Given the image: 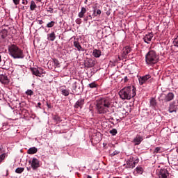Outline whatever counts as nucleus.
Listing matches in <instances>:
<instances>
[{
  "label": "nucleus",
  "instance_id": "obj_1",
  "mask_svg": "<svg viewBox=\"0 0 178 178\" xmlns=\"http://www.w3.org/2000/svg\"><path fill=\"white\" fill-rule=\"evenodd\" d=\"M96 108L98 113L105 114L108 112H115L116 107L112 104V100L108 97H100L97 100Z\"/></svg>",
  "mask_w": 178,
  "mask_h": 178
},
{
  "label": "nucleus",
  "instance_id": "obj_2",
  "mask_svg": "<svg viewBox=\"0 0 178 178\" xmlns=\"http://www.w3.org/2000/svg\"><path fill=\"white\" fill-rule=\"evenodd\" d=\"M68 84L71 86L73 95H80L83 92V81L73 78L68 81Z\"/></svg>",
  "mask_w": 178,
  "mask_h": 178
},
{
  "label": "nucleus",
  "instance_id": "obj_3",
  "mask_svg": "<svg viewBox=\"0 0 178 178\" xmlns=\"http://www.w3.org/2000/svg\"><path fill=\"white\" fill-rule=\"evenodd\" d=\"M119 95L121 99H131L136 97V87L134 86H128L124 88L119 92Z\"/></svg>",
  "mask_w": 178,
  "mask_h": 178
},
{
  "label": "nucleus",
  "instance_id": "obj_4",
  "mask_svg": "<svg viewBox=\"0 0 178 178\" xmlns=\"http://www.w3.org/2000/svg\"><path fill=\"white\" fill-rule=\"evenodd\" d=\"M145 62L147 66H154V65H156L157 62H159V56L154 50H149L145 54Z\"/></svg>",
  "mask_w": 178,
  "mask_h": 178
},
{
  "label": "nucleus",
  "instance_id": "obj_5",
  "mask_svg": "<svg viewBox=\"0 0 178 178\" xmlns=\"http://www.w3.org/2000/svg\"><path fill=\"white\" fill-rule=\"evenodd\" d=\"M9 55L13 58V59H24V53L19 47L16 44H12L8 48Z\"/></svg>",
  "mask_w": 178,
  "mask_h": 178
},
{
  "label": "nucleus",
  "instance_id": "obj_6",
  "mask_svg": "<svg viewBox=\"0 0 178 178\" xmlns=\"http://www.w3.org/2000/svg\"><path fill=\"white\" fill-rule=\"evenodd\" d=\"M140 162V159L137 156H131L127 161V165L128 168L131 169H134L136 168V165Z\"/></svg>",
  "mask_w": 178,
  "mask_h": 178
},
{
  "label": "nucleus",
  "instance_id": "obj_7",
  "mask_svg": "<svg viewBox=\"0 0 178 178\" xmlns=\"http://www.w3.org/2000/svg\"><path fill=\"white\" fill-rule=\"evenodd\" d=\"M32 73L38 77H44V74H45V71L42 67H36L32 69Z\"/></svg>",
  "mask_w": 178,
  "mask_h": 178
},
{
  "label": "nucleus",
  "instance_id": "obj_8",
  "mask_svg": "<svg viewBox=\"0 0 178 178\" xmlns=\"http://www.w3.org/2000/svg\"><path fill=\"white\" fill-rule=\"evenodd\" d=\"M31 163V166L33 170L38 169L40 168V161L37 158L34 157L32 159Z\"/></svg>",
  "mask_w": 178,
  "mask_h": 178
},
{
  "label": "nucleus",
  "instance_id": "obj_9",
  "mask_svg": "<svg viewBox=\"0 0 178 178\" xmlns=\"http://www.w3.org/2000/svg\"><path fill=\"white\" fill-rule=\"evenodd\" d=\"M144 140V137L141 136L140 134H137L136 136L132 140V143L134 145H140L141 143Z\"/></svg>",
  "mask_w": 178,
  "mask_h": 178
},
{
  "label": "nucleus",
  "instance_id": "obj_10",
  "mask_svg": "<svg viewBox=\"0 0 178 178\" xmlns=\"http://www.w3.org/2000/svg\"><path fill=\"white\" fill-rule=\"evenodd\" d=\"M159 178H168L169 177V171L165 168H161L158 173Z\"/></svg>",
  "mask_w": 178,
  "mask_h": 178
},
{
  "label": "nucleus",
  "instance_id": "obj_11",
  "mask_svg": "<svg viewBox=\"0 0 178 178\" xmlns=\"http://www.w3.org/2000/svg\"><path fill=\"white\" fill-rule=\"evenodd\" d=\"M149 79H151L150 74H146L145 76H140L138 78L139 84L140 86H143V84H145V83H147V81H148V80H149Z\"/></svg>",
  "mask_w": 178,
  "mask_h": 178
},
{
  "label": "nucleus",
  "instance_id": "obj_12",
  "mask_svg": "<svg viewBox=\"0 0 178 178\" xmlns=\"http://www.w3.org/2000/svg\"><path fill=\"white\" fill-rule=\"evenodd\" d=\"M131 52V47L126 46L122 49V57L126 59L129 54Z\"/></svg>",
  "mask_w": 178,
  "mask_h": 178
},
{
  "label": "nucleus",
  "instance_id": "obj_13",
  "mask_svg": "<svg viewBox=\"0 0 178 178\" xmlns=\"http://www.w3.org/2000/svg\"><path fill=\"white\" fill-rule=\"evenodd\" d=\"M175 98V94L173 92H168L165 95L163 99H162L163 102H170V101H173Z\"/></svg>",
  "mask_w": 178,
  "mask_h": 178
},
{
  "label": "nucleus",
  "instance_id": "obj_14",
  "mask_svg": "<svg viewBox=\"0 0 178 178\" xmlns=\"http://www.w3.org/2000/svg\"><path fill=\"white\" fill-rule=\"evenodd\" d=\"M168 111L170 113H173V112H177V105H176V102H172L170 103Z\"/></svg>",
  "mask_w": 178,
  "mask_h": 178
},
{
  "label": "nucleus",
  "instance_id": "obj_15",
  "mask_svg": "<svg viewBox=\"0 0 178 178\" xmlns=\"http://www.w3.org/2000/svg\"><path fill=\"white\" fill-rule=\"evenodd\" d=\"M0 83L1 84H9V78L6 74H0Z\"/></svg>",
  "mask_w": 178,
  "mask_h": 178
},
{
  "label": "nucleus",
  "instance_id": "obj_16",
  "mask_svg": "<svg viewBox=\"0 0 178 178\" xmlns=\"http://www.w3.org/2000/svg\"><path fill=\"white\" fill-rule=\"evenodd\" d=\"M153 38H154L153 33H149L146 34L143 38L144 42H145L146 44H149L150 41L152 40Z\"/></svg>",
  "mask_w": 178,
  "mask_h": 178
},
{
  "label": "nucleus",
  "instance_id": "obj_17",
  "mask_svg": "<svg viewBox=\"0 0 178 178\" xmlns=\"http://www.w3.org/2000/svg\"><path fill=\"white\" fill-rule=\"evenodd\" d=\"M83 105H84V99H79L78 101L74 104V106L76 109L78 108H83Z\"/></svg>",
  "mask_w": 178,
  "mask_h": 178
},
{
  "label": "nucleus",
  "instance_id": "obj_18",
  "mask_svg": "<svg viewBox=\"0 0 178 178\" xmlns=\"http://www.w3.org/2000/svg\"><path fill=\"white\" fill-rule=\"evenodd\" d=\"M101 13H102L101 10L97 9V8L93 7V13L92 14V17L93 18L94 17H99V16H101Z\"/></svg>",
  "mask_w": 178,
  "mask_h": 178
},
{
  "label": "nucleus",
  "instance_id": "obj_19",
  "mask_svg": "<svg viewBox=\"0 0 178 178\" xmlns=\"http://www.w3.org/2000/svg\"><path fill=\"white\" fill-rule=\"evenodd\" d=\"M75 40L74 41V47L76 48L78 51H84V49L81 47V45L80 44V42H79V39H74Z\"/></svg>",
  "mask_w": 178,
  "mask_h": 178
},
{
  "label": "nucleus",
  "instance_id": "obj_20",
  "mask_svg": "<svg viewBox=\"0 0 178 178\" xmlns=\"http://www.w3.org/2000/svg\"><path fill=\"white\" fill-rule=\"evenodd\" d=\"M92 56L94 58H101V56L102 55V51L99 49H93V51L92 53Z\"/></svg>",
  "mask_w": 178,
  "mask_h": 178
},
{
  "label": "nucleus",
  "instance_id": "obj_21",
  "mask_svg": "<svg viewBox=\"0 0 178 178\" xmlns=\"http://www.w3.org/2000/svg\"><path fill=\"white\" fill-rule=\"evenodd\" d=\"M86 12H87V8H86V7H81V11L78 14L79 17H80V19H83Z\"/></svg>",
  "mask_w": 178,
  "mask_h": 178
},
{
  "label": "nucleus",
  "instance_id": "obj_22",
  "mask_svg": "<svg viewBox=\"0 0 178 178\" xmlns=\"http://www.w3.org/2000/svg\"><path fill=\"white\" fill-rule=\"evenodd\" d=\"M6 37H8V30L2 29L0 31V38L5 40Z\"/></svg>",
  "mask_w": 178,
  "mask_h": 178
},
{
  "label": "nucleus",
  "instance_id": "obj_23",
  "mask_svg": "<svg viewBox=\"0 0 178 178\" xmlns=\"http://www.w3.org/2000/svg\"><path fill=\"white\" fill-rule=\"evenodd\" d=\"M149 106H151V108H152L153 109H155V108H156L157 103L155 98H151L149 100Z\"/></svg>",
  "mask_w": 178,
  "mask_h": 178
},
{
  "label": "nucleus",
  "instance_id": "obj_24",
  "mask_svg": "<svg viewBox=\"0 0 178 178\" xmlns=\"http://www.w3.org/2000/svg\"><path fill=\"white\" fill-rule=\"evenodd\" d=\"M38 151V149H37V147H32L28 149L27 152L28 154H29V155H33V154H37Z\"/></svg>",
  "mask_w": 178,
  "mask_h": 178
},
{
  "label": "nucleus",
  "instance_id": "obj_25",
  "mask_svg": "<svg viewBox=\"0 0 178 178\" xmlns=\"http://www.w3.org/2000/svg\"><path fill=\"white\" fill-rule=\"evenodd\" d=\"M56 35H55V32H51V33L47 35L48 41H54L56 40Z\"/></svg>",
  "mask_w": 178,
  "mask_h": 178
},
{
  "label": "nucleus",
  "instance_id": "obj_26",
  "mask_svg": "<svg viewBox=\"0 0 178 178\" xmlns=\"http://www.w3.org/2000/svg\"><path fill=\"white\" fill-rule=\"evenodd\" d=\"M52 119L57 124L62 122V118H60V117L58 115H53Z\"/></svg>",
  "mask_w": 178,
  "mask_h": 178
},
{
  "label": "nucleus",
  "instance_id": "obj_27",
  "mask_svg": "<svg viewBox=\"0 0 178 178\" xmlns=\"http://www.w3.org/2000/svg\"><path fill=\"white\" fill-rule=\"evenodd\" d=\"M61 94L62 95H64V97H69V95L70 94V90L69 89H62Z\"/></svg>",
  "mask_w": 178,
  "mask_h": 178
},
{
  "label": "nucleus",
  "instance_id": "obj_28",
  "mask_svg": "<svg viewBox=\"0 0 178 178\" xmlns=\"http://www.w3.org/2000/svg\"><path fill=\"white\" fill-rule=\"evenodd\" d=\"M37 9V4H35V1L34 0L31 1L30 10H35Z\"/></svg>",
  "mask_w": 178,
  "mask_h": 178
},
{
  "label": "nucleus",
  "instance_id": "obj_29",
  "mask_svg": "<svg viewBox=\"0 0 178 178\" xmlns=\"http://www.w3.org/2000/svg\"><path fill=\"white\" fill-rule=\"evenodd\" d=\"M136 171L137 172V173H138L139 175H143V172H144V169H143V167H136Z\"/></svg>",
  "mask_w": 178,
  "mask_h": 178
},
{
  "label": "nucleus",
  "instance_id": "obj_30",
  "mask_svg": "<svg viewBox=\"0 0 178 178\" xmlns=\"http://www.w3.org/2000/svg\"><path fill=\"white\" fill-rule=\"evenodd\" d=\"M53 63L54 67H59V60H58V59L54 58Z\"/></svg>",
  "mask_w": 178,
  "mask_h": 178
},
{
  "label": "nucleus",
  "instance_id": "obj_31",
  "mask_svg": "<svg viewBox=\"0 0 178 178\" xmlns=\"http://www.w3.org/2000/svg\"><path fill=\"white\" fill-rule=\"evenodd\" d=\"M55 26V22L51 21L50 22L47 23L46 27L48 29H51V27H54Z\"/></svg>",
  "mask_w": 178,
  "mask_h": 178
},
{
  "label": "nucleus",
  "instance_id": "obj_32",
  "mask_svg": "<svg viewBox=\"0 0 178 178\" xmlns=\"http://www.w3.org/2000/svg\"><path fill=\"white\" fill-rule=\"evenodd\" d=\"M88 87H90V88H97V87H98V84L95 82H92L89 83Z\"/></svg>",
  "mask_w": 178,
  "mask_h": 178
},
{
  "label": "nucleus",
  "instance_id": "obj_33",
  "mask_svg": "<svg viewBox=\"0 0 178 178\" xmlns=\"http://www.w3.org/2000/svg\"><path fill=\"white\" fill-rule=\"evenodd\" d=\"M109 133L110 134H111V136H116V134H118V129H113L109 131Z\"/></svg>",
  "mask_w": 178,
  "mask_h": 178
},
{
  "label": "nucleus",
  "instance_id": "obj_34",
  "mask_svg": "<svg viewBox=\"0 0 178 178\" xmlns=\"http://www.w3.org/2000/svg\"><path fill=\"white\" fill-rule=\"evenodd\" d=\"M6 156H7V155L6 153H3L1 155H0V163H2V161H3L5 160Z\"/></svg>",
  "mask_w": 178,
  "mask_h": 178
},
{
  "label": "nucleus",
  "instance_id": "obj_35",
  "mask_svg": "<svg viewBox=\"0 0 178 178\" xmlns=\"http://www.w3.org/2000/svg\"><path fill=\"white\" fill-rule=\"evenodd\" d=\"M26 95H29L30 97H31V95H34V92H33V90L28 89L26 92H25Z\"/></svg>",
  "mask_w": 178,
  "mask_h": 178
},
{
  "label": "nucleus",
  "instance_id": "obj_36",
  "mask_svg": "<svg viewBox=\"0 0 178 178\" xmlns=\"http://www.w3.org/2000/svg\"><path fill=\"white\" fill-rule=\"evenodd\" d=\"M23 172H24V168H17L16 170H15V172L16 173H23Z\"/></svg>",
  "mask_w": 178,
  "mask_h": 178
},
{
  "label": "nucleus",
  "instance_id": "obj_37",
  "mask_svg": "<svg viewBox=\"0 0 178 178\" xmlns=\"http://www.w3.org/2000/svg\"><path fill=\"white\" fill-rule=\"evenodd\" d=\"M92 15H89L83 18L84 22H88V20L92 19Z\"/></svg>",
  "mask_w": 178,
  "mask_h": 178
},
{
  "label": "nucleus",
  "instance_id": "obj_38",
  "mask_svg": "<svg viewBox=\"0 0 178 178\" xmlns=\"http://www.w3.org/2000/svg\"><path fill=\"white\" fill-rule=\"evenodd\" d=\"M154 152L155 154H159L160 152H162V147H156L155 149H154Z\"/></svg>",
  "mask_w": 178,
  "mask_h": 178
},
{
  "label": "nucleus",
  "instance_id": "obj_39",
  "mask_svg": "<svg viewBox=\"0 0 178 178\" xmlns=\"http://www.w3.org/2000/svg\"><path fill=\"white\" fill-rule=\"evenodd\" d=\"M118 154H120V152L115 150L113 153L111 154V156H115V155H118Z\"/></svg>",
  "mask_w": 178,
  "mask_h": 178
},
{
  "label": "nucleus",
  "instance_id": "obj_40",
  "mask_svg": "<svg viewBox=\"0 0 178 178\" xmlns=\"http://www.w3.org/2000/svg\"><path fill=\"white\" fill-rule=\"evenodd\" d=\"M13 2L14 3V5L17 6V5H19L20 3V0H13Z\"/></svg>",
  "mask_w": 178,
  "mask_h": 178
},
{
  "label": "nucleus",
  "instance_id": "obj_41",
  "mask_svg": "<svg viewBox=\"0 0 178 178\" xmlns=\"http://www.w3.org/2000/svg\"><path fill=\"white\" fill-rule=\"evenodd\" d=\"M81 18H77L76 20H75V22L76 23V24H81Z\"/></svg>",
  "mask_w": 178,
  "mask_h": 178
},
{
  "label": "nucleus",
  "instance_id": "obj_42",
  "mask_svg": "<svg viewBox=\"0 0 178 178\" xmlns=\"http://www.w3.org/2000/svg\"><path fill=\"white\" fill-rule=\"evenodd\" d=\"M47 12H49L50 13H54V8H52V7H49L47 9Z\"/></svg>",
  "mask_w": 178,
  "mask_h": 178
},
{
  "label": "nucleus",
  "instance_id": "obj_43",
  "mask_svg": "<svg viewBox=\"0 0 178 178\" xmlns=\"http://www.w3.org/2000/svg\"><path fill=\"white\" fill-rule=\"evenodd\" d=\"M27 3H29L28 0H22V5H27Z\"/></svg>",
  "mask_w": 178,
  "mask_h": 178
},
{
  "label": "nucleus",
  "instance_id": "obj_44",
  "mask_svg": "<svg viewBox=\"0 0 178 178\" xmlns=\"http://www.w3.org/2000/svg\"><path fill=\"white\" fill-rule=\"evenodd\" d=\"M122 80H124V83H127V81H129V79L127 78V76H124V79H123Z\"/></svg>",
  "mask_w": 178,
  "mask_h": 178
},
{
  "label": "nucleus",
  "instance_id": "obj_45",
  "mask_svg": "<svg viewBox=\"0 0 178 178\" xmlns=\"http://www.w3.org/2000/svg\"><path fill=\"white\" fill-rule=\"evenodd\" d=\"M47 108H49V109H51V108H52L51 106V104H48V102H47Z\"/></svg>",
  "mask_w": 178,
  "mask_h": 178
},
{
  "label": "nucleus",
  "instance_id": "obj_46",
  "mask_svg": "<svg viewBox=\"0 0 178 178\" xmlns=\"http://www.w3.org/2000/svg\"><path fill=\"white\" fill-rule=\"evenodd\" d=\"M42 23H44V22L42 20L38 21V24H42Z\"/></svg>",
  "mask_w": 178,
  "mask_h": 178
},
{
  "label": "nucleus",
  "instance_id": "obj_47",
  "mask_svg": "<svg viewBox=\"0 0 178 178\" xmlns=\"http://www.w3.org/2000/svg\"><path fill=\"white\" fill-rule=\"evenodd\" d=\"M38 108H40V109H41V102H38Z\"/></svg>",
  "mask_w": 178,
  "mask_h": 178
},
{
  "label": "nucleus",
  "instance_id": "obj_48",
  "mask_svg": "<svg viewBox=\"0 0 178 178\" xmlns=\"http://www.w3.org/2000/svg\"><path fill=\"white\" fill-rule=\"evenodd\" d=\"M86 178H92L90 175H87Z\"/></svg>",
  "mask_w": 178,
  "mask_h": 178
},
{
  "label": "nucleus",
  "instance_id": "obj_49",
  "mask_svg": "<svg viewBox=\"0 0 178 178\" xmlns=\"http://www.w3.org/2000/svg\"><path fill=\"white\" fill-rule=\"evenodd\" d=\"M111 124H116V123L115 124V122H112V121H111Z\"/></svg>",
  "mask_w": 178,
  "mask_h": 178
},
{
  "label": "nucleus",
  "instance_id": "obj_50",
  "mask_svg": "<svg viewBox=\"0 0 178 178\" xmlns=\"http://www.w3.org/2000/svg\"><path fill=\"white\" fill-rule=\"evenodd\" d=\"M2 62V57L0 55V63Z\"/></svg>",
  "mask_w": 178,
  "mask_h": 178
},
{
  "label": "nucleus",
  "instance_id": "obj_51",
  "mask_svg": "<svg viewBox=\"0 0 178 178\" xmlns=\"http://www.w3.org/2000/svg\"><path fill=\"white\" fill-rule=\"evenodd\" d=\"M37 2H41L42 0H35Z\"/></svg>",
  "mask_w": 178,
  "mask_h": 178
},
{
  "label": "nucleus",
  "instance_id": "obj_52",
  "mask_svg": "<svg viewBox=\"0 0 178 178\" xmlns=\"http://www.w3.org/2000/svg\"><path fill=\"white\" fill-rule=\"evenodd\" d=\"M21 9H22V10H24V6H22V7L21 8Z\"/></svg>",
  "mask_w": 178,
  "mask_h": 178
},
{
  "label": "nucleus",
  "instance_id": "obj_53",
  "mask_svg": "<svg viewBox=\"0 0 178 178\" xmlns=\"http://www.w3.org/2000/svg\"><path fill=\"white\" fill-rule=\"evenodd\" d=\"M110 120H115L113 119V118H111L110 119Z\"/></svg>",
  "mask_w": 178,
  "mask_h": 178
},
{
  "label": "nucleus",
  "instance_id": "obj_54",
  "mask_svg": "<svg viewBox=\"0 0 178 178\" xmlns=\"http://www.w3.org/2000/svg\"><path fill=\"white\" fill-rule=\"evenodd\" d=\"M88 1V0H86V1H85V3H87Z\"/></svg>",
  "mask_w": 178,
  "mask_h": 178
},
{
  "label": "nucleus",
  "instance_id": "obj_55",
  "mask_svg": "<svg viewBox=\"0 0 178 178\" xmlns=\"http://www.w3.org/2000/svg\"><path fill=\"white\" fill-rule=\"evenodd\" d=\"M117 122H120V120H117Z\"/></svg>",
  "mask_w": 178,
  "mask_h": 178
},
{
  "label": "nucleus",
  "instance_id": "obj_56",
  "mask_svg": "<svg viewBox=\"0 0 178 178\" xmlns=\"http://www.w3.org/2000/svg\"><path fill=\"white\" fill-rule=\"evenodd\" d=\"M27 170H29V168H27Z\"/></svg>",
  "mask_w": 178,
  "mask_h": 178
},
{
  "label": "nucleus",
  "instance_id": "obj_57",
  "mask_svg": "<svg viewBox=\"0 0 178 178\" xmlns=\"http://www.w3.org/2000/svg\"><path fill=\"white\" fill-rule=\"evenodd\" d=\"M161 99H160V101H162Z\"/></svg>",
  "mask_w": 178,
  "mask_h": 178
},
{
  "label": "nucleus",
  "instance_id": "obj_58",
  "mask_svg": "<svg viewBox=\"0 0 178 178\" xmlns=\"http://www.w3.org/2000/svg\"><path fill=\"white\" fill-rule=\"evenodd\" d=\"M125 178H129V177H126Z\"/></svg>",
  "mask_w": 178,
  "mask_h": 178
},
{
  "label": "nucleus",
  "instance_id": "obj_59",
  "mask_svg": "<svg viewBox=\"0 0 178 178\" xmlns=\"http://www.w3.org/2000/svg\"><path fill=\"white\" fill-rule=\"evenodd\" d=\"M0 152H1V149H0Z\"/></svg>",
  "mask_w": 178,
  "mask_h": 178
}]
</instances>
